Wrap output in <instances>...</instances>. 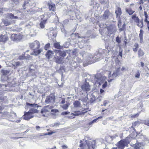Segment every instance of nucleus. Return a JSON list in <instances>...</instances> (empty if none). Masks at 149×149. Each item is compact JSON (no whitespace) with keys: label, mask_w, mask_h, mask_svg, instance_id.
Instances as JSON below:
<instances>
[{"label":"nucleus","mask_w":149,"mask_h":149,"mask_svg":"<svg viewBox=\"0 0 149 149\" xmlns=\"http://www.w3.org/2000/svg\"><path fill=\"white\" fill-rule=\"evenodd\" d=\"M141 66L142 67H143V66H144V63L143 62H141Z\"/></svg>","instance_id":"nucleus-64"},{"label":"nucleus","mask_w":149,"mask_h":149,"mask_svg":"<svg viewBox=\"0 0 149 149\" xmlns=\"http://www.w3.org/2000/svg\"><path fill=\"white\" fill-rule=\"evenodd\" d=\"M26 105L27 106H30L31 107H34V106H36L37 105V104H35V103H34V104H30V103H29L28 102H26Z\"/></svg>","instance_id":"nucleus-41"},{"label":"nucleus","mask_w":149,"mask_h":149,"mask_svg":"<svg viewBox=\"0 0 149 149\" xmlns=\"http://www.w3.org/2000/svg\"><path fill=\"white\" fill-rule=\"evenodd\" d=\"M54 107L53 106L48 105L43 107L41 111V113H43L49 112L50 110Z\"/></svg>","instance_id":"nucleus-10"},{"label":"nucleus","mask_w":149,"mask_h":149,"mask_svg":"<svg viewBox=\"0 0 149 149\" xmlns=\"http://www.w3.org/2000/svg\"><path fill=\"white\" fill-rule=\"evenodd\" d=\"M54 54L53 51L51 50H48L46 53L45 56L46 58L48 60H49L51 58H52Z\"/></svg>","instance_id":"nucleus-15"},{"label":"nucleus","mask_w":149,"mask_h":149,"mask_svg":"<svg viewBox=\"0 0 149 149\" xmlns=\"http://www.w3.org/2000/svg\"><path fill=\"white\" fill-rule=\"evenodd\" d=\"M134 48H133V50L134 52H136L139 48V45L137 43H135L134 45Z\"/></svg>","instance_id":"nucleus-30"},{"label":"nucleus","mask_w":149,"mask_h":149,"mask_svg":"<svg viewBox=\"0 0 149 149\" xmlns=\"http://www.w3.org/2000/svg\"><path fill=\"white\" fill-rule=\"evenodd\" d=\"M70 105V104L69 103L66 104H64L62 106V108L64 110H66L67 109L69 105Z\"/></svg>","instance_id":"nucleus-32"},{"label":"nucleus","mask_w":149,"mask_h":149,"mask_svg":"<svg viewBox=\"0 0 149 149\" xmlns=\"http://www.w3.org/2000/svg\"><path fill=\"white\" fill-rule=\"evenodd\" d=\"M145 22H146L147 24V27L148 28V31H149V21H146Z\"/></svg>","instance_id":"nucleus-53"},{"label":"nucleus","mask_w":149,"mask_h":149,"mask_svg":"<svg viewBox=\"0 0 149 149\" xmlns=\"http://www.w3.org/2000/svg\"><path fill=\"white\" fill-rule=\"evenodd\" d=\"M70 112L69 111H64L61 113V115L63 116L69 114Z\"/></svg>","instance_id":"nucleus-45"},{"label":"nucleus","mask_w":149,"mask_h":149,"mask_svg":"<svg viewBox=\"0 0 149 149\" xmlns=\"http://www.w3.org/2000/svg\"><path fill=\"white\" fill-rule=\"evenodd\" d=\"M25 59L26 60H31L32 59V57L30 55L28 54L26 56H25Z\"/></svg>","instance_id":"nucleus-44"},{"label":"nucleus","mask_w":149,"mask_h":149,"mask_svg":"<svg viewBox=\"0 0 149 149\" xmlns=\"http://www.w3.org/2000/svg\"><path fill=\"white\" fill-rule=\"evenodd\" d=\"M50 44L49 43H48L45 45L44 47V49L45 50H47L50 47Z\"/></svg>","instance_id":"nucleus-36"},{"label":"nucleus","mask_w":149,"mask_h":149,"mask_svg":"<svg viewBox=\"0 0 149 149\" xmlns=\"http://www.w3.org/2000/svg\"><path fill=\"white\" fill-rule=\"evenodd\" d=\"M49 14L48 13H45L44 14L41 16V21L46 22L48 19L49 18Z\"/></svg>","instance_id":"nucleus-13"},{"label":"nucleus","mask_w":149,"mask_h":149,"mask_svg":"<svg viewBox=\"0 0 149 149\" xmlns=\"http://www.w3.org/2000/svg\"><path fill=\"white\" fill-rule=\"evenodd\" d=\"M29 47L32 49L34 48L38 49L40 47V44L39 41L36 40L33 42L31 43L29 45Z\"/></svg>","instance_id":"nucleus-8"},{"label":"nucleus","mask_w":149,"mask_h":149,"mask_svg":"<svg viewBox=\"0 0 149 149\" xmlns=\"http://www.w3.org/2000/svg\"><path fill=\"white\" fill-rule=\"evenodd\" d=\"M25 57L24 54H22L19 57V59L20 60H23L25 59Z\"/></svg>","instance_id":"nucleus-38"},{"label":"nucleus","mask_w":149,"mask_h":149,"mask_svg":"<svg viewBox=\"0 0 149 149\" xmlns=\"http://www.w3.org/2000/svg\"><path fill=\"white\" fill-rule=\"evenodd\" d=\"M140 75V72L139 71H138L136 74L135 75V77L137 78H139Z\"/></svg>","instance_id":"nucleus-43"},{"label":"nucleus","mask_w":149,"mask_h":149,"mask_svg":"<svg viewBox=\"0 0 149 149\" xmlns=\"http://www.w3.org/2000/svg\"><path fill=\"white\" fill-rule=\"evenodd\" d=\"M118 18L119 20L118 21V28H119V31H125L126 30V24L125 23H124L123 24L122 27L121 28L122 24L121 19L120 18Z\"/></svg>","instance_id":"nucleus-9"},{"label":"nucleus","mask_w":149,"mask_h":149,"mask_svg":"<svg viewBox=\"0 0 149 149\" xmlns=\"http://www.w3.org/2000/svg\"><path fill=\"white\" fill-rule=\"evenodd\" d=\"M140 122L139 121H136L135 122H134L132 123V125L131 127H129L130 128H132L134 130H135V129L134 128V127L136 126V125H140Z\"/></svg>","instance_id":"nucleus-21"},{"label":"nucleus","mask_w":149,"mask_h":149,"mask_svg":"<svg viewBox=\"0 0 149 149\" xmlns=\"http://www.w3.org/2000/svg\"><path fill=\"white\" fill-rule=\"evenodd\" d=\"M7 16L8 18L10 19H18V17L17 16H15L12 13H8L7 14Z\"/></svg>","instance_id":"nucleus-25"},{"label":"nucleus","mask_w":149,"mask_h":149,"mask_svg":"<svg viewBox=\"0 0 149 149\" xmlns=\"http://www.w3.org/2000/svg\"><path fill=\"white\" fill-rule=\"evenodd\" d=\"M1 72L3 75L6 74L7 73V71L4 70H1Z\"/></svg>","instance_id":"nucleus-49"},{"label":"nucleus","mask_w":149,"mask_h":149,"mask_svg":"<svg viewBox=\"0 0 149 149\" xmlns=\"http://www.w3.org/2000/svg\"><path fill=\"white\" fill-rule=\"evenodd\" d=\"M59 53L60 56L63 57H65L66 55V53L65 52L62 51L61 50L59 51Z\"/></svg>","instance_id":"nucleus-31"},{"label":"nucleus","mask_w":149,"mask_h":149,"mask_svg":"<svg viewBox=\"0 0 149 149\" xmlns=\"http://www.w3.org/2000/svg\"><path fill=\"white\" fill-rule=\"evenodd\" d=\"M81 103L78 100H76L73 103V105L75 107H79L81 105Z\"/></svg>","instance_id":"nucleus-28"},{"label":"nucleus","mask_w":149,"mask_h":149,"mask_svg":"<svg viewBox=\"0 0 149 149\" xmlns=\"http://www.w3.org/2000/svg\"><path fill=\"white\" fill-rule=\"evenodd\" d=\"M96 120V119H95V120H93L90 123V124H92L93 122H95Z\"/></svg>","instance_id":"nucleus-62"},{"label":"nucleus","mask_w":149,"mask_h":149,"mask_svg":"<svg viewBox=\"0 0 149 149\" xmlns=\"http://www.w3.org/2000/svg\"><path fill=\"white\" fill-rule=\"evenodd\" d=\"M138 56L139 57L143 56L144 54L143 50H142L141 49H140L139 50L138 52Z\"/></svg>","instance_id":"nucleus-29"},{"label":"nucleus","mask_w":149,"mask_h":149,"mask_svg":"<svg viewBox=\"0 0 149 149\" xmlns=\"http://www.w3.org/2000/svg\"><path fill=\"white\" fill-rule=\"evenodd\" d=\"M32 12V11L31 10L29 9V10H27V12Z\"/></svg>","instance_id":"nucleus-63"},{"label":"nucleus","mask_w":149,"mask_h":149,"mask_svg":"<svg viewBox=\"0 0 149 149\" xmlns=\"http://www.w3.org/2000/svg\"><path fill=\"white\" fill-rule=\"evenodd\" d=\"M140 2H139V4H142L143 3V0H140Z\"/></svg>","instance_id":"nucleus-61"},{"label":"nucleus","mask_w":149,"mask_h":149,"mask_svg":"<svg viewBox=\"0 0 149 149\" xmlns=\"http://www.w3.org/2000/svg\"><path fill=\"white\" fill-rule=\"evenodd\" d=\"M63 149H67L68 146L65 145H63L61 146Z\"/></svg>","instance_id":"nucleus-52"},{"label":"nucleus","mask_w":149,"mask_h":149,"mask_svg":"<svg viewBox=\"0 0 149 149\" xmlns=\"http://www.w3.org/2000/svg\"><path fill=\"white\" fill-rule=\"evenodd\" d=\"M4 109V107L0 106V114L1 117H2L6 115V113L5 112H2L1 111Z\"/></svg>","instance_id":"nucleus-24"},{"label":"nucleus","mask_w":149,"mask_h":149,"mask_svg":"<svg viewBox=\"0 0 149 149\" xmlns=\"http://www.w3.org/2000/svg\"><path fill=\"white\" fill-rule=\"evenodd\" d=\"M51 111L53 113H56L59 112V110L57 109H51Z\"/></svg>","instance_id":"nucleus-46"},{"label":"nucleus","mask_w":149,"mask_h":149,"mask_svg":"<svg viewBox=\"0 0 149 149\" xmlns=\"http://www.w3.org/2000/svg\"><path fill=\"white\" fill-rule=\"evenodd\" d=\"M106 28L107 29L108 31V35H110L112 33V28L111 26H108L106 27Z\"/></svg>","instance_id":"nucleus-27"},{"label":"nucleus","mask_w":149,"mask_h":149,"mask_svg":"<svg viewBox=\"0 0 149 149\" xmlns=\"http://www.w3.org/2000/svg\"><path fill=\"white\" fill-rule=\"evenodd\" d=\"M88 111L86 109H84L82 110L81 112L79 111H74V113H76L75 114L73 113H71V116L68 117L70 119H72L75 118V116H78L79 115L84 114L85 113H86Z\"/></svg>","instance_id":"nucleus-7"},{"label":"nucleus","mask_w":149,"mask_h":149,"mask_svg":"<svg viewBox=\"0 0 149 149\" xmlns=\"http://www.w3.org/2000/svg\"><path fill=\"white\" fill-rule=\"evenodd\" d=\"M23 37V36L19 33L12 34L11 35V39L14 41H19L22 39Z\"/></svg>","instance_id":"nucleus-6"},{"label":"nucleus","mask_w":149,"mask_h":149,"mask_svg":"<svg viewBox=\"0 0 149 149\" xmlns=\"http://www.w3.org/2000/svg\"><path fill=\"white\" fill-rule=\"evenodd\" d=\"M100 3H104L105 2V0H99Z\"/></svg>","instance_id":"nucleus-59"},{"label":"nucleus","mask_w":149,"mask_h":149,"mask_svg":"<svg viewBox=\"0 0 149 149\" xmlns=\"http://www.w3.org/2000/svg\"><path fill=\"white\" fill-rule=\"evenodd\" d=\"M86 143H83L82 140L80 141L79 146L81 149L85 148L86 145L88 146V149H94L96 145V141L94 140L90 141H85Z\"/></svg>","instance_id":"nucleus-1"},{"label":"nucleus","mask_w":149,"mask_h":149,"mask_svg":"<svg viewBox=\"0 0 149 149\" xmlns=\"http://www.w3.org/2000/svg\"><path fill=\"white\" fill-rule=\"evenodd\" d=\"M109 102L108 101L104 100L103 102V104L102 105H104L105 106Z\"/></svg>","instance_id":"nucleus-50"},{"label":"nucleus","mask_w":149,"mask_h":149,"mask_svg":"<svg viewBox=\"0 0 149 149\" xmlns=\"http://www.w3.org/2000/svg\"><path fill=\"white\" fill-rule=\"evenodd\" d=\"M75 35L76 36L78 37V38H80V36L79 35V34L78 33H75Z\"/></svg>","instance_id":"nucleus-55"},{"label":"nucleus","mask_w":149,"mask_h":149,"mask_svg":"<svg viewBox=\"0 0 149 149\" xmlns=\"http://www.w3.org/2000/svg\"><path fill=\"white\" fill-rule=\"evenodd\" d=\"M55 96L54 94L51 93L46 97L45 102L47 104L54 103L55 102Z\"/></svg>","instance_id":"nucleus-5"},{"label":"nucleus","mask_w":149,"mask_h":149,"mask_svg":"<svg viewBox=\"0 0 149 149\" xmlns=\"http://www.w3.org/2000/svg\"><path fill=\"white\" fill-rule=\"evenodd\" d=\"M116 40L118 44H120L121 42L120 38L118 36L116 37Z\"/></svg>","instance_id":"nucleus-40"},{"label":"nucleus","mask_w":149,"mask_h":149,"mask_svg":"<svg viewBox=\"0 0 149 149\" xmlns=\"http://www.w3.org/2000/svg\"><path fill=\"white\" fill-rule=\"evenodd\" d=\"M38 111L34 109H31L27 112H25L23 117L24 119L28 120L33 117V114L35 113H38Z\"/></svg>","instance_id":"nucleus-2"},{"label":"nucleus","mask_w":149,"mask_h":149,"mask_svg":"<svg viewBox=\"0 0 149 149\" xmlns=\"http://www.w3.org/2000/svg\"><path fill=\"white\" fill-rule=\"evenodd\" d=\"M8 39L9 38L7 35L0 34V42L5 43Z\"/></svg>","instance_id":"nucleus-11"},{"label":"nucleus","mask_w":149,"mask_h":149,"mask_svg":"<svg viewBox=\"0 0 149 149\" xmlns=\"http://www.w3.org/2000/svg\"><path fill=\"white\" fill-rule=\"evenodd\" d=\"M111 14V13L108 9L106 10L102 15L103 19L104 20L108 19Z\"/></svg>","instance_id":"nucleus-12"},{"label":"nucleus","mask_w":149,"mask_h":149,"mask_svg":"<svg viewBox=\"0 0 149 149\" xmlns=\"http://www.w3.org/2000/svg\"><path fill=\"white\" fill-rule=\"evenodd\" d=\"M65 102V100L64 99H62L61 103L62 104H64Z\"/></svg>","instance_id":"nucleus-56"},{"label":"nucleus","mask_w":149,"mask_h":149,"mask_svg":"<svg viewBox=\"0 0 149 149\" xmlns=\"http://www.w3.org/2000/svg\"><path fill=\"white\" fill-rule=\"evenodd\" d=\"M107 81H105V83L103 84L102 86V88L103 89L107 87Z\"/></svg>","instance_id":"nucleus-48"},{"label":"nucleus","mask_w":149,"mask_h":149,"mask_svg":"<svg viewBox=\"0 0 149 149\" xmlns=\"http://www.w3.org/2000/svg\"><path fill=\"white\" fill-rule=\"evenodd\" d=\"M15 64L16 66H18L20 65V62L19 61H17L15 62Z\"/></svg>","instance_id":"nucleus-51"},{"label":"nucleus","mask_w":149,"mask_h":149,"mask_svg":"<svg viewBox=\"0 0 149 149\" xmlns=\"http://www.w3.org/2000/svg\"><path fill=\"white\" fill-rule=\"evenodd\" d=\"M46 23V22L41 21V22L40 24V26L41 28L42 29L44 28L45 27V25Z\"/></svg>","instance_id":"nucleus-33"},{"label":"nucleus","mask_w":149,"mask_h":149,"mask_svg":"<svg viewBox=\"0 0 149 149\" xmlns=\"http://www.w3.org/2000/svg\"><path fill=\"white\" fill-rule=\"evenodd\" d=\"M143 31L142 29H141L140 31L139 34V37L140 38V42L142 43L143 42Z\"/></svg>","instance_id":"nucleus-22"},{"label":"nucleus","mask_w":149,"mask_h":149,"mask_svg":"<svg viewBox=\"0 0 149 149\" xmlns=\"http://www.w3.org/2000/svg\"><path fill=\"white\" fill-rule=\"evenodd\" d=\"M47 6L49 10H52L53 11H55L56 9V6L55 4L53 3H48Z\"/></svg>","instance_id":"nucleus-17"},{"label":"nucleus","mask_w":149,"mask_h":149,"mask_svg":"<svg viewBox=\"0 0 149 149\" xmlns=\"http://www.w3.org/2000/svg\"><path fill=\"white\" fill-rule=\"evenodd\" d=\"M140 113V112H139V113H137L134 114V115H132L131 116L130 118L132 119L138 117L139 116Z\"/></svg>","instance_id":"nucleus-35"},{"label":"nucleus","mask_w":149,"mask_h":149,"mask_svg":"<svg viewBox=\"0 0 149 149\" xmlns=\"http://www.w3.org/2000/svg\"><path fill=\"white\" fill-rule=\"evenodd\" d=\"M60 51L59 50L56 49L54 50V52L56 53H59Z\"/></svg>","instance_id":"nucleus-58"},{"label":"nucleus","mask_w":149,"mask_h":149,"mask_svg":"<svg viewBox=\"0 0 149 149\" xmlns=\"http://www.w3.org/2000/svg\"><path fill=\"white\" fill-rule=\"evenodd\" d=\"M129 143L125 139L121 140L117 143L116 146L118 149H124L125 146H127Z\"/></svg>","instance_id":"nucleus-4"},{"label":"nucleus","mask_w":149,"mask_h":149,"mask_svg":"<svg viewBox=\"0 0 149 149\" xmlns=\"http://www.w3.org/2000/svg\"><path fill=\"white\" fill-rule=\"evenodd\" d=\"M56 36V34H53V38H52V39H53L54 38H55Z\"/></svg>","instance_id":"nucleus-60"},{"label":"nucleus","mask_w":149,"mask_h":149,"mask_svg":"<svg viewBox=\"0 0 149 149\" xmlns=\"http://www.w3.org/2000/svg\"><path fill=\"white\" fill-rule=\"evenodd\" d=\"M125 10L126 12L130 15H132L135 12V11L131 8H126Z\"/></svg>","instance_id":"nucleus-20"},{"label":"nucleus","mask_w":149,"mask_h":149,"mask_svg":"<svg viewBox=\"0 0 149 149\" xmlns=\"http://www.w3.org/2000/svg\"><path fill=\"white\" fill-rule=\"evenodd\" d=\"M30 5L28 2L25 1L22 5L23 9L24 10H26L28 8V7Z\"/></svg>","instance_id":"nucleus-23"},{"label":"nucleus","mask_w":149,"mask_h":149,"mask_svg":"<svg viewBox=\"0 0 149 149\" xmlns=\"http://www.w3.org/2000/svg\"><path fill=\"white\" fill-rule=\"evenodd\" d=\"M55 132L54 131H52L46 133L45 134V135H51L52 134H53L55 133Z\"/></svg>","instance_id":"nucleus-47"},{"label":"nucleus","mask_w":149,"mask_h":149,"mask_svg":"<svg viewBox=\"0 0 149 149\" xmlns=\"http://www.w3.org/2000/svg\"><path fill=\"white\" fill-rule=\"evenodd\" d=\"M130 20L133 21L136 23L139 27L141 28L143 26V22L142 21H140L139 17L137 16L136 14H134L131 16Z\"/></svg>","instance_id":"nucleus-3"},{"label":"nucleus","mask_w":149,"mask_h":149,"mask_svg":"<svg viewBox=\"0 0 149 149\" xmlns=\"http://www.w3.org/2000/svg\"><path fill=\"white\" fill-rule=\"evenodd\" d=\"M2 22L5 26H8L11 24V23L10 21H9L8 20L3 19L2 21Z\"/></svg>","instance_id":"nucleus-26"},{"label":"nucleus","mask_w":149,"mask_h":149,"mask_svg":"<svg viewBox=\"0 0 149 149\" xmlns=\"http://www.w3.org/2000/svg\"><path fill=\"white\" fill-rule=\"evenodd\" d=\"M81 88L84 91H88L90 90V86L88 83H86L81 86Z\"/></svg>","instance_id":"nucleus-14"},{"label":"nucleus","mask_w":149,"mask_h":149,"mask_svg":"<svg viewBox=\"0 0 149 149\" xmlns=\"http://www.w3.org/2000/svg\"><path fill=\"white\" fill-rule=\"evenodd\" d=\"M144 124L148 126H149V119H146L144 120Z\"/></svg>","instance_id":"nucleus-39"},{"label":"nucleus","mask_w":149,"mask_h":149,"mask_svg":"<svg viewBox=\"0 0 149 149\" xmlns=\"http://www.w3.org/2000/svg\"><path fill=\"white\" fill-rule=\"evenodd\" d=\"M119 55L121 57L122 56V52H120L119 53Z\"/></svg>","instance_id":"nucleus-57"},{"label":"nucleus","mask_w":149,"mask_h":149,"mask_svg":"<svg viewBox=\"0 0 149 149\" xmlns=\"http://www.w3.org/2000/svg\"><path fill=\"white\" fill-rule=\"evenodd\" d=\"M54 61L56 63L61 64L62 62L63 58L57 56L54 57Z\"/></svg>","instance_id":"nucleus-19"},{"label":"nucleus","mask_w":149,"mask_h":149,"mask_svg":"<svg viewBox=\"0 0 149 149\" xmlns=\"http://www.w3.org/2000/svg\"><path fill=\"white\" fill-rule=\"evenodd\" d=\"M42 51V50L41 49H39L37 50L34 49L33 52L30 54V55L37 56L40 54Z\"/></svg>","instance_id":"nucleus-18"},{"label":"nucleus","mask_w":149,"mask_h":149,"mask_svg":"<svg viewBox=\"0 0 149 149\" xmlns=\"http://www.w3.org/2000/svg\"><path fill=\"white\" fill-rule=\"evenodd\" d=\"M54 46L55 48L57 49H61V46L58 43H55L54 44Z\"/></svg>","instance_id":"nucleus-34"},{"label":"nucleus","mask_w":149,"mask_h":149,"mask_svg":"<svg viewBox=\"0 0 149 149\" xmlns=\"http://www.w3.org/2000/svg\"><path fill=\"white\" fill-rule=\"evenodd\" d=\"M144 13L145 17L144 19V22L148 21V14L145 11H144Z\"/></svg>","instance_id":"nucleus-37"},{"label":"nucleus","mask_w":149,"mask_h":149,"mask_svg":"<svg viewBox=\"0 0 149 149\" xmlns=\"http://www.w3.org/2000/svg\"><path fill=\"white\" fill-rule=\"evenodd\" d=\"M115 12L116 17L120 18V16L121 15L122 13L121 8L119 7H117Z\"/></svg>","instance_id":"nucleus-16"},{"label":"nucleus","mask_w":149,"mask_h":149,"mask_svg":"<svg viewBox=\"0 0 149 149\" xmlns=\"http://www.w3.org/2000/svg\"><path fill=\"white\" fill-rule=\"evenodd\" d=\"M140 146L139 144H136L134 146V148L135 149H139Z\"/></svg>","instance_id":"nucleus-42"},{"label":"nucleus","mask_w":149,"mask_h":149,"mask_svg":"<svg viewBox=\"0 0 149 149\" xmlns=\"http://www.w3.org/2000/svg\"><path fill=\"white\" fill-rule=\"evenodd\" d=\"M36 129L38 130H39L40 127L39 126H36Z\"/></svg>","instance_id":"nucleus-54"}]
</instances>
